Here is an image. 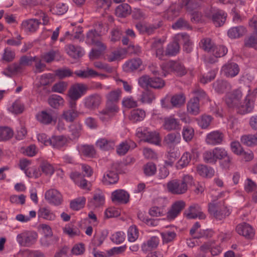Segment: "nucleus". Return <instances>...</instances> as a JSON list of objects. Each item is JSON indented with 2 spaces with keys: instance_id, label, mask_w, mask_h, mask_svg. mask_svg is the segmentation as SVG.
<instances>
[{
  "instance_id": "obj_1",
  "label": "nucleus",
  "mask_w": 257,
  "mask_h": 257,
  "mask_svg": "<svg viewBox=\"0 0 257 257\" xmlns=\"http://www.w3.org/2000/svg\"><path fill=\"white\" fill-rule=\"evenodd\" d=\"M122 93L120 89H116L109 92L105 95L106 103L105 107L99 112V119L103 122L109 121L118 111L117 105Z\"/></svg>"
},
{
  "instance_id": "obj_2",
  "label": "nucleus",
  "mask_w": 257,
  "mask_h": 257,
  "mask_svg": "<svg viewBox=\"0 0 257 257\" xmlns=\"http://www.w3.org/2000/svg\"><path fill=\"white\" fill-rule=\"evenodd\" d=\"M194 184L193 178L189 175H184L180 179H173L167 184L168 191L174 195H181L187 192Z\"/></svg>"
},
{
  "instance_id": "obj_3",
  "label": "nucleus",
  "mask_w": 257,
  "mask_h": 257,
  "mask_svg": "<svg viewBox=\"0 0 257 257\" xmlns=\"http://www.w3.org/2000/svg\"><path fill=\"white\" fill-rule=\"evenodd\" d=\"M37 56L23 55L21 56L18 62L14 63L8 66L3 72L7 76L10 77L12 74H17L22 72L26 67L32 65L34 61H36Z\"/></svg>"
},
{
  "instance_id": "obj_4",
  "label": "nucleus",
  "mask_w": 257,
  "mask_h": 257,
  "mask_svg": "<svg viewBox=\"0 0 257 257\" xmlns=\"http://www.w3.org/2000/svg\"><path fill=\"white\" fill-rule=\"evenodd\" d=\"M136 135L141 140L149 143L158 145L161 141L159 133L155 131H150L148 128H138Z\"/></svg>"
},
{
  "instance_id": "obj_5",
  "label": "nucleus",
  "mask_w": 257,
  "mask_h": 257,
  "mask_svg": "<svg viewBox=\"0 0 257 257\" xmlns=\"http://www.w3.org/2000/svg\"><path fill=\"white\" fill-rule=\"evenodd\" d=\"M205 16L210 20L216 27H220L224 24L227 14L221 10L211 9L205 11Z\"/></svg>"
},
{
  "instance_id": "obj_6",
  "label": "nucleus",
  "mask_w": 257,
  "mask_h": 257,
  "mask_svg": "<svg viewBox=\"0 0 257 257\" xmlns=\"http://www.w3.org/2000/svg\"><path fill=\"white\" fill-rule=\"evenodd\" d=\"M162 71H163L164 76H166L167 73L171 72L176 73L177 75L182 76L186 74V70L184 66L179 62L174 61H169L163 64L162 66Z\"/></svg>"
},
{
  "instance_id": "obj_7",
  "label": "nucleus",
  "mask_w": 257,
  "mask_h": 257,
  "mask_svg": "<svg viewBox=\"0 0 257 257\" xmlns=\"http://www.w3.org/2000/svg\"><path fill=\"white\" fill-rule=\"evenodd\" d=\"M37 233L35 231H24L17 236V240L22 246H31L36 241Z\"/></svg>"
},
{
  "instance_id": "obj_8",
  "label": "nucleus",
  "mask_w": 257,
  "mask_h": 257,
  "mask_svg": "<svg viewBox=\"0 0 257 257\" xmlns=\"http://www.w3.org/2000/svg\"><path fill=\"white\" fill-rule=\"evenodd\" d=\"M254 108V102L246 96L243 101L239 102L233 108L236 113L244 115L251 112Z\"/></svg>"
},
{
  "instance_id": "obj_9",
  "label": "nucleus",
  "mask_w": 257,
  "mask_h": 257,
  "mask_svg": "<svg viewBox=\"0 0 257 257\" xmlns=\"http://www.w3.org/2000/svg\"><path fill=\"white\" fill-rule=\"evenodd\" d=\"M243 93L240 88L233 90L226 95L225 102L229 107L233 108L241 101Z\"/></svg>"
},
{
  "instance_id": "obj_10",
  "label": "nucleus",
  "mask_w": 257,
  "mask_h": 257,
  "mask_svg": "<svg viewBox=\"0 0 257 257\" xmlns=\"http://www.w3.org/2000/svg\"><path fill=\"white\" fill-rule=\"evenodd\" d=\"M208 211L216 218L219 220L230 214L229 210L224 204L219 207L218 204L210 203L208 205Z\"/></svg>"
},
{
  "instance_id": "obj_11",
  "label": "nucleus",
  "mask_w": 257,
  "mask_h": 257,
  "mask_svg": "<svg viewBox=\"0 0 257 257\" xmlns=\"http://www.w3.org/2000/svg\"><path fill=\"white\" fill-rule=\"evenodd\" d=\"M118 164H113L112 166V169L110 170L106 171L103 175L102 179V182L105 185L115 184L117 182L119 177L117 174V167Z\"/></svg>"
},
{
  "instance_id": "obj_12",
  "label": "nucleus",
  "mask_w": 257,
  "mask_h": 257,
  "mask_svg": "<svg viewBox=\"0 0 257 257\" xmlns=\"http://www.w3.org/2000/svg\"><path fill=\"white\" fill-rule=\"evenodd\" d=\"M224 139V135L220 131H213L207 134L205 139L206 144L211 146L221 145Z\"/></svg>"
},
{
  "instance_id": "obj_13",
  "label": "nucleus",
  "mask_w": 257,
  "mask_h": 257,
  "mask_svg": "<svg viewBox=\"0 0 257 257\" xmlns=\"http://www.w3.org/2000/svg\"><path fill=\"white\" fill-rule=\"evenodd\" d=\"M87 90L86 85L83 83H76L69 88L68 95L71 99L77 100L80 98Z\"/></svg>"
},
{
  "instance_id": "obj_14",
  "label": "nucleus",
  "mask_w": 257,
  "mask_h": 257,
  "mask_svg": "<svg viewBox=\"0 0 257 257\" xmlns=\"http://www.w3.org/2000/svg\"><path fill=\"white\" fill-rule=\"evenodd\" d=\"M184 215L188 219H196L198 218L200 219H204L206 218L205 214L202 211L201 206L196 203L190 205L185 210Z\"/></svg>"
},
{
  "instance_id": "obj_15",
  "label": "nucleus",
  "mask_w": 257,
  "mask_h": 257,
  "mask_svg": "<svg viewBox=\"0 0 257 257\" xmlns=\"http://www.w3.org/2000/svg\"><path fill=\"white\" fill-rule=\"evenodd\" d=\"M45 198L49 204L56 206L60 205L63 201L61 194L55 189H50L47 191L45 194Z\"/></svg>"
},
{
  "instance_id": "obj_16",
  "label": "nucleus",
  "mask_w": 257,
  "mask_h": 257,
  "mask_svg": "<svg viewBox=\"0 0 257 257\" xmlns=\"http://www.w3.org/2000/svg\"><path fill=\"white\" fill-rule=\"evenodd\" d=\"M101 102V96L98 94L94 93L85 98L84 105L87 109L94 110L99 107Z\"/></svg>"
},
{
  "instance_id": "obj_17",
  "label": "nucleus",
  "mask_w": 257,
  "mask_h": 257,
  "mask_svg": "<svg viewBox=\"0 0 257 257\" xmlns=\"http://www.w3.org/2000/svg\"><path fill=\"white\" fill-rule=\"evenodd\" d=\"M221 72L227 77H233L238 74L239 68L236 63L228 62L223 65Z\"/></svg>"
},
{
  "instance_id": "obj_18",
  "label": "nucleus",
  "mask_w": 257,
  "mask_h": 257,
  "mask_svg": "<svg viewBox=\"0 0 257 257\" xmlns=\"http://www.w3.org/2000/svg\"><path fill=\"white\" fill-rule=\"evenodd\" d=\"M186 203L183 200H179L174 202L170 209L167 212V218L169 220H173L175 218L185 207Z\"/></svg>"
},
{
  "instance_id": "obj_19",
  "label": "nucleus",
  "mask_w": 257,
  "mask_h": 257,
  "mask_svg": "<svg viewBox=\"0 0 257 257\" xmlns=\"http://www.w3.org/2000/svg\"><path fill=\"white\" fill-rule=\"evenodd\" d=\"M236 232L240 235L248 239L252 238L254 235V230L248 223H242L236 227Z\"/></svg>"
},
{
  "instance_id": "obj_20",
  "label": "nucleus",
  "mask_w": 257,
  "mask_h": 257,
  "mask_svg": "<svg viewBox=\"0 0 257 257\" xmlns=\"http://www.w3.org/2000/svg\"><path fill=\"white\" fill-rule=\"evenodd\" d=\"M41 22L37 19H31L24 21L21 28L26 32H35L39 27Z\"/></svg>"
},
{
  "instance_id": "obj_21",
  "label": "nucleus",
  "mask_w": 257,
  "mask_h": 257,
  "mask_svg": "<svg viewBox=\"0 0 257 257\" xmlns=\"http://www.w3.org/2000/svg\"><path fill=\"white\" fill-rule=\"evenodd\" d=\"M70 177L75 183L83 189L90 190V183L83 179L82 175L78 172L71 173Z\"/></svg>"
},
{
  "instance_id": "obj_22",
  "label": "nucleus",
  "mask_w": 257,
  "mask_h": 257,
  "mask_svg": "<svg viewBox=\"0 0 257 257\" xmlns=\"http://www.w3.org/2000/svg\"><path fill=\"white\" fill-rule=\"evenodd\" d=\"M163 43L164 41L161 39H155L151 45V50L155 52L156 57L161 60L163 59L165 55Z\"/></svg>"
},
{
  "instance_id": "obj_23",
  "label": "nucleus",
  "mask_w": 257,
  "mask_h": 257,
  "mask_svg": "<svg viewBox=\"0 0 257 257\" xmlns=\"http://www.w3.org/2000/svg\"><path fill=\"white\" fill-rule=\"evenodd\" d=\"M105 197L103 192L97 190L95 192L93 198L88 202V206L95 208L100 207L104 204Z\"/></svg>"
},
{
  "instance_id": "obj_24",
  "label": "nucleus",
  "mask_w": 257,
  "mask_h": 257,
  "mask_svg": "<svg viewBox=\"0 0 257 257\" xmlns=\"http://www.w3.org/2000/svg\"><path fill=\"white\" fill-rule=\"evenodd\" d=\"M174 41L179 45L183 43L184 44L183 49L187 52L189 53L191 51V43L189 36L186 33H179L176 35Z\"/></svg>"
},
{
  "instance_id": "obj_25",
  "label": "nucleus",
  "mask_w": 257,
  "mask_h": 257,
  "mask_svg": "<svg viewBox=\"0 0 257 257\" xmlns=\"http://www.w3.org/2000/svg\"><path fill=\"white\" fill-rule=\"evenodd\" d=\"M163 127L167 131L178 130L180 128L179 121L171 115L164 118Z\"/></svg>"
},
{
  "instance_id": "obj_26",
  "label": "nucleus",
  "mask_w": 257,
  "mask_h": 257,
  "mask_svg": "<svg viewBox=\"0 0 257 257\" xmlns=\"http://www.w3.org/2000/svg\"><path fill=\"white\" fill-rule=\"evenodd\" d=\"M129 197L128 193L122 189L116 190L111 194V199L113 202L126 203L129 200Z\"/></svg>"
},
{
  "instance_id": "obj_27",
  "label": "nucleus",
  "mask_w": 257,
  "mask_h": 257,
  "mask_svg": "<svg viewBox=\"0 0 257 257\" xmlns=\"http://www.w3.org/2000/svg\"><path fill=\"white\" fill-rule=\"evenodd\" d=\"M142 63L143 62L140 58L132 59L125 62L122 68L125 72H130L139 69Z\"/></svg>"
},
{
  "instance_id": "obj_28",
  "label": "nucleus",
  "mask_w": 257,
  "mask_h": 257,
  "mask_svg": "<svg viewBox=\"0 0 257 257\" xmlns=\"http://www.w3.org/2000/svg\"><path fill=\"white\" fill-rule=\"evenodd\" d=\"M68 143L67 139L63 136H53L50 138L49 146L60 149L65 147Z\"/></svg>"
},
{
  "instance_id": "obj_29",
  "label": "nucleus",
  "mask_w": 257,
  "mask_h": 257,
  "mask_svg": "<svg viewBox=\"0 0 257 257\" xmlns=\"http://www.w3.org/2000/svg\"><path fill=\"white\" fill-rule=\"evenodd\" d=\"M125 51L123 49H117L108 52L105 55L106 60L110 62L119 61L124 58Z\"/></svg>"
},
{
  "instance_id": "obj_30",
  "label": "nucleus",
  "mask_w": 257,
  "mask_h": 257,
  "mask_svg": "<svg viewBox=\"0 0 257 257\" xmlns=\"http://www.w3.org/2000/svg\"><path fill=\"white\" fill-rule=\"evenodd\" d=\"M94 46L96 48L92 49L89 55V58L91 60L99 58L103 54L106 48V46L101 42H97Z\"/></svg>"
},
{
  "instance_id": "obj_31",
  "label": "nucleus",
  "mask_w": 257,
  "mask_h": 257,
  "mask_svg": "<svg viewBox=\"0 0 257 257\" xmlns=\"http://www.w3.org/2000/svg\"><path fill=\"white\" fill-rule=\"evenodd\" d=\"M37 120L42 124L48 125L53 121L52 113L46 110H42L36 114Z\"/></svg>"
},
{
  "instance_id": "obj_32",
  "label": "nucleus",
  "mask_w": 257,
  "mask_h": 257,
  "mask_svg": "<svg viewBox=\"0 0 257 257\" xmlns=\"http://www.w3.org/2000/svg\"><path fill=\"white\" fill-rule=\"evenodd\" d=\"M65 49L67 53L70 56L75 59L82 56L84 54L83 50L79 46L69 44L65 46Z\"/></svg>"
},
{
  "instance_id": "obj_33",
  "label": "nucleus",
  "mask_w": 257,
  "mask_h": 257,
  "mask_svg": "<svg viewBox=\"0 0 257 257\" xmlns=\"http://www.w3.org/2000/svg\"><path fill=\"white\" fill-rule=\"evenodd\" d=\"M187 111L190 114L196 115L199 113V100L198 97H194L191 98L188 102L187 106Z\"/></svg>"
},
{
  "instance_id": "obj_34",
  "label": "nucleus",
  "mask_w": 257,
  "mask_h": 257,
  "mask_svg": "<svg viewBox=\"0 0 257 257\" xmlns=\"http://www.w3.org/2000/svg\"><path fill=\"white\" fill-rule=\"evenodd\" d=\"M246 32V28L243 26H239L229 29L228 31L227 35L231 39H236L244 35Z\"/></svg>"
},
{
  "instance_id": "obj_35",
  "label": "nucleus",
  "mask_w": 257,
  "mask_h": 257,
  "mask_svg": "<svg viewBox=\"0 0 257 257\" xmlns=\"http://www.w3.org/2000/svg\"><path fill=\"white\" fill-rule=\"evenodd\" d=\"M136 144L132 141H125L121 142L117 147V153L119 155H125L131 148H135Z\"/></svg>"
},
{
  "instance_id": "obj_36",
  "label": "nucleus",
  "mask_w": 257,
  "mask_h": 257,
  "mask_svg": "<svg viewBox=\"0 0 257 257\" xmlns=\"http://www.w3.org/2000/svg\"><path fill=\"white\" fill-rule=\"evenodd\" d=\"M200 0H182L181 5L188 12L196 10L200 5Z\"/></svg>"
},
{
  "instance_id": "obj_37",
  "label": "nucleus",
  "mask_w": 257,
  "mask_h": 257,
  "mask_svg": "<svg viewBox=\"0 0 257 257\" xmlns=\"http://www.w3.org/2000/svg\"><path fill=\"white\" fill-rule=\"evenodd\" d=\"M38 216L39 218L50 221L54 220L56 217L55 213L47 207L40 208L38 211Z\"/></svg>"
},
{
  "instance_id": "obj_38",
  "label": "nucleus",
  "mask_w": 257,
  "mask_h": 257,
  "mask_svg": "<svg viewBox=\"0 0 257 257\" xmlns=\"http://www.w3.org/2000/svg\"><path fill=\"white\" fill-rule=\"evenodd\" d=\"M181 136L179 133H171L168 134L164 140V143L169 146H173L180 143Z\"/></svg>"
},
{
  "instance_id": "obj_39",
  "label": "nucleus",
  "mask_w": 257,
  "mask_h": 257,
  "mask_svg": "<svg viewBox=\"0 0 257 257\" xmlns=\"http://www.w3.org/2000/svg\"><path fill=\"white\" fill-rule=\"evenodd\" d=\"M96 146L102 150H109L114 148L115 142L110 139L101 138L97 141Z\"/></svg>"
},
{
  "instance_id": "obj_40",
  "label": "nucleus",
  "mask_w": 257,
  "mask_h": 257,
  "mask_svg": "<svg viewBox=\"0 0 257 257\" xmlns=\"http://www.w3.org/2000/svg\"><path fill=\"white\" fill-rule=\"evenodd\" d=\"M79 153L81 155L92 158L95 155V150L92 145H82L78 147Z\"/></svg>"
},
{
  "instance_id": "obj_41",
  "label": "nucleus",
  "mask_w": 257,
  "mask_h": 257,
  "mask_svg": "<svg viewBox=\"0 0 257 257\" xmlns=\"http://www.w3.org/2000/svg\"><path fill=\"white\" fill-rule=\"evenodd\" d=\"M82 129V124L79 121H76L71 124L69 126V130L73 139H78Z\"/></svg>"
},
{
  "instance_id": "obj_42",
  "label": "nucleus",
  "mask_w": 257,
  "mask_h": 257,
  "mask_svg": "<svg viewBox=\"0 0 257 257\" xmlns=\"http://www.w3.org/2000/svg\"><path fill=\"white\" fill-rule=\"evenodd\" d=\"M131 13V7L127 4L120 5L115 9V14L118 17L125 18L130 15Z\"/></svg>"
},
{
  "instance_id": "obj_43",
  "label": "nucleus",
  "mask_w": 257,
  "mask_h": 257,
  "mask_svg": "<svg viewBox=\"0 0 257 257\" xmlns=\"http://www.w3.org/2000/svg\"><path fill=\"white\" fill-rule=\"evenodd\" d=\"M158 244V238L157 237L153 236L142 244V249L144 252H147L157 247Z\"/></svg>"
},
{
  "instance_id": "obj_44",
  "label": "nucleus",
  "mask_w": 257,
  "mask_h": 257,
  "mask_svg": "<svg viewBox=\"0 0 257 257\" xmlns=\"http://www.w3.org/2000/svg\"><path fill=\"white\" fill-rule=\"evenodd\" d=\"M196 170L200 176L208 178L212 177L214 174V170L211 167H208L204 165H198L196 167Z\"/></svg>"
},
{
  "instance_id": "obj_45",
  "label": "nucleus",
  "mask_w": 257,
  "mask_h": 257,
  "mask_svg": "<svg viewBox=\"0 0 257 257\" xmlns=\"http://www.w3.org/2000/svg\"><path fill=\"white\" fill-rule=\"evenodd\" d=\"M146 116L145 111L141 109L133 110L129 116L130 119L134 122L143 120Z\"/></svg>"
},
{
  "instance_id": "obj_46",
  "label": "nucleus",
  "mask_w": 257,
  "mask_h": 257,
  "mask_svg": "<svg viewBox=\"0 0 257 257\" xmlns=\"http://www.w3.org/2000/svg\"><path fill=\"white\" fill-rule=\"evenodd\" d=\"M59 239L58 236L52 235V236H43L40 239V241L42 246L48 247L57 244Z\"/></svg>"
},
{
  "instance_id": "obj_47",
  "label": "nucleus",
  "mask_w": 257,
  "mask_h": 257,
  "mask_svg": "<svg viewBox=\"0 0 257 257\" xmlns=\"http://www.w3.org/2000/svg\"><path fill=\"white\" fill-rule=\"evenodd\" d=\"M185 96L182 93L173 95L170 99L172 108L174 107H180L185 103Z\"/></svg>"
},
{
  "instance_id": "obj_48",
  "label": "nucleus",
  "mask_w": 257,
  "mask_h": 257,
  "mask_svg": "<svg viewBox=\"0 0 257 257\" xmlns=\"http://www.w3.org/2000/svg\"><path fill=\"white\" fill-rule=\"evenodd\" d=\"M213 86L217 92L222 93L230 88V84L225 80H217L213 83Z\"/></svg>"
},
{
  "instance_id": "obj_49",
  "label": "nucleus",
  "mask_w": 257,
  "mask_h": 257,
  "mask_svg": "<svg viewBox=\"0 0 257 257\" xmlns=\"http://www.w3.org/2000/svg\"><path fill=\"white\" fill-rule=\"evenodd\" d=\"M78 115L79 112L77 110L66 109L63 111L62 117L67 122H72Z\"/></svg>"
},
{
  "instance_id": "obj_50",
  "label": "nucleus",
  "mask_w": 257,
  "mask_h": 257,
  "mask_svg": "<svg viewBox=\"0 0 257 257\" xmlns=\"http://www.w3.org/2000/svg\"><path fill=\"white\" fill-rule=\"evenodd\" d=\"M100 35L95 30H89L86 34V42L89 44L96 45L99 41Z\"/></svg>"
},
{
  "instance_id": "obj_51",
  "label": "nucleus",
  "mask_w": 257,
  "mask_h": 257,
  "mask_svg": "<svg viewBox=\"0 0 257 257\" xmlns=\"http://www.w3.org/2000/svg\"><path fill=\"white\" fill-rule=\"evenodd\" d=\"M49 104L54 108H57L64 105V100L58 95H53L48 99Z\"/></svg>"
},
{
  "instance_id": "obj_52",
  "label": "nucleus",
  "mask_w": 257,
  "mask_h": 257,
  "mask_svg": "<svg viewBox=\"0 0 257 257\" xmlns=\"http://www.w3.org/2000/svg\"><path fill=\"white\" fill-rule=\"evenodd\" d=\"M200 48L205 51L211 53L215 45L212 40L209 38H203L199 43Z\"/></svg>"
},
{
  "instance_id": "obj_53",
  "label": "nucleus",
  "mask_w": 257,
  "mask_h": 257,
  "mask_svg": "<svg viewBox=\"0 0 257 257\" xmlns=\"http://www.w3.org/2000/svg\"><path fill=\"white\" fill-rule=\"evenodd\" d=\"M15 51L12 50L11 48L7 47L4 50L2 59L5 62H11L15 59Z\"/></svg>"
},
{
  "instance_id": "obj_54",
  "label": "nucleus",
  "mask_w": 257,
  "mask_h": 257,
  "mask_svg": "<svg viewBox=\"0 0 257 257\" xmlns=\"http://www.w3.org/2000/svg\"><path fill=\"white\" fill-rule=\"evenodd\" d=\"M180 45L175 42L174 40L171 43H170L166 50L165 55L168 56L176 55L180 51Z\"/></svg>"
},
{
  "instance_id": "obj_55",
  "label": "nucleus",
  "mask_w": 257,
  "mask_h": 257,
  "mask_svg": "<svg viewBox=\"0 0 257 257\" xmlns=\"http://www.w3.org/2000/svg\"><path fill=\"white\" fill-rule=\"evenodd\" d=\"M191 157L189 152L184 153L182 156L181 159L177 163L176 167L178 169H181L187 166L190 163Z\"/></svg>"
},
{
  "instance_id": "obj_56",
  "label": "nucleus",
  "mask_w": 257,
  "mask_h": 257,
  "mask_svg": "<svg viewBox=\"0 0 257 257\" xmlns=\"http://www.w3.org/2000/svg\"><path fill=\"white\" fill-rule=\"evenodd\" d=\"M213 119L211 115L203 114L198 119V123L202 128L206 129L209 127Z\"/></svg>"
},
{
  "instance_id": "obj_57",
  "label": "nucleus",
  "mask_w": 257,
  "mask_h": 257,
  "mask_svg": "<svg viewBox=\"0 0 257 257\" xmlns=\"http://www.w3.org/2000/svg\"><path fill=\"white\" fill-rule=\"evenodd\" d=\"M13 131L7 126H0V141H6L13 136Z\"/></svg>"
},
{
  "instance_id": "obj_58",
  "label": "nucleus",
  "mask_w": 257,
  "mask_h": 257,
  "mask_svg": "<svg viewBox=\"0 0 257 257\" xmlns=\"http://www.w3.org/2000/svg\"><path fill=\"white\" fill-rule=\"evenodd\" d=\"M74 73L77 76L82 78H87L98 75V74L95 71L91 69H87L86 70H78L75 71Z\"/></svg>"
},
{
  "instance_id": "obj_59",
  "label": "nucleus",
  "mask_w": 257,
  "mask_h": 257,
  "mask_svg": "<svg viewBox=\"0 0 257 257\" xmlns=\"http://www.w3.org/2000/svg\"><path fill=\"white\" fill-rule=\"evenodd\" d=\"M194 135V129L188 125L184 126L182 130V136L186 142L192 140Z\"/></svg>"
},
{
  "instance_id": "obj_60",
  "label": "nucleus",
  "mask_w": 257,
  "mask_h": 257,
  "mask_svg": "<svg viewBox=\"0 0 257 257\" xmlns=\"http://www.w3.org/2000/svg\"><path fill=\"white\" fill-rule=\"evenodd\" d=\"M218 69H214L209 71L207 74H204L200 77L201 83L205 84L213 80L216 75Z\"/></svg>"
},
{
  "instance_id": "obj_61",
  "label": "nucleus",
  "mask_w": 257,
  "mask_h": 257,
  "mask_svg": "<svg viewBox=\"0 0 257 257\" xmlns=\"http://www.w3.org/2000/svg\"><path fill=\"white\" fill-rule=\"evenodd\" d=\"M215 162L218 160L221 161L227 157V152L222 147H216L213 149Z\"/></svg>"
},
{
  "instance_id": "obj_62",
  "label": "nucleus",
  "mask_w": 257,
  "mask_h": 257,
  "mask_svg": "<svg viewBox=\"0 0 257 257\" xmlns=\"http://www.w3.org/2000/svg\"><path fill=\"white\" fill-rule=\"evenodd\" d=\"M241 142L247 146L257 144L256 139L254 135H247L242 136L240 139Z\"/></svg>"
},
{
  "instance_id": "obj_63",
  "label": "nucleus",
  "mask_w": 257,
  "mask_h": 257,
  "mask_svg": "<svg viewBox=\"0 0 257 257\" xmlns=\"http://www.w3.org/2000/svg\"><path fill=\"white\" fill-rule=\"evenodd\" d=\"M155 99L154 93L149 90H145L141 95V100L143 103H151Z\"/></svg>"
},
{
  "instance_id": "obj_64",
  "label": "nucleus",
  "mask_w": 257,
  "mask_h": 257,
  "mask_svg": "<svg viewBox=\"0 0 257 257\" xmlns=\"http://www.w3.org/2000/svg\"><path fill=\"white\" fill-rule=\"evenodd\" d=\"M144 173L147 176H151L155 174L157 168L155 164L149 162L145 165L143 167Z\"/></svg>"
}]
</instances>
